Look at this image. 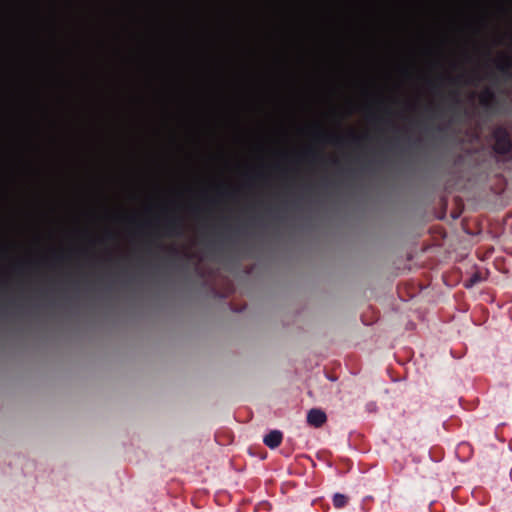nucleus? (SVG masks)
Instances as JSON below:
<instances>
[{
    "label": "nucleus",
    "mask_w": 512,
    "mask_h": 512,
    "mask_svg": "<svg viewBox=\"0 0 512 512\" xmlns=\"http://www.w3.org/2000/svg\"><path fill=\"white\" fill-rule=\"evenodd\" d=\"M326 419V414L320 409H311L307 414V422L314 427L322 426Z\"/></svg>",
    "instance_id": "nucleus-1"
},
{
    "label": "nucleus",
    "mask_w": 512,
    "mask_h": 512,
    "mask_svg": "<svg viewBox=\"0 0 512 512\" xmlns=\"http://www.w3.org/2000/svg\"><path fill=\"white\" fill-rule=\"evenodd\" d=\"M282 438V433L279 430H272L263 438V442L270 449H275L280 445Z\"/></svg>",
    "instance_id": "nucleus-2"
},
{
    "label": "nucleus",
    "mask_w": 512,
    "mask_h": 512,
    "mask_svg": "<svg viewBox=\"0 0 512 512\" xmlns=\"http://www.w3.org/2000/svg\"><path fill=\"white\" fill-rule=\"evenodd\" d=\"M347 502V498L344 494L337 493L333 497V504L337 508L343 507Z\"/></svg>",
    "instance_id": "nucleus-3"
},
{
    "label": "nucleus",
    "mask_w": 512,
    "mask_h": 512,
    "mask_svg": "<svg viewBox=\"0 0 512 512\" xmlns=\"http://www.w3.org/2000/svg\"><path fill=\"white\" fill-rule=\"evenodd\" d=\"M480 281V276L476 273L470 277L469 280L465 281L464 286L471 288Z\"/></svg>",
    "instance_id": "nucleus-4"
},
{
    "label": "nucleus",
    "mask_w": 512,
    "mask_h": 512,
    "mask_svg": "<svg viewBox=\"0 0 512 512\" xmlns=\"http://www.w3.org/2000/svg\"><path fill=\"white\" fill-rule=\"evenodd\" d=\"M496 149L499 150L502 153H505L509 149V143L508 141H499L496 145Z\"/></svg>",
    "instance_id": "nucleus-5"
}]
</instances>
